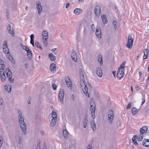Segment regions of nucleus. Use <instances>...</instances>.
<instances>
[{
  "mask_svg": "<svg viewBox=\"0 0 149 149\" xmlns=\"http://www.w3.org/2000/svg\"><path fill=\"white\" fill-rule=\"evenodd\" d=\"M18 113L19 114L18 119L20 127L24 134L25 135L27 132L26 125L24 121V118L20 110H19Z\"/></svg>",
  "mask_w": 149,
  "mask_h": 149,
  "instance_id": "f257e3e1",
  "label": "nucleus"
},
{
  "mask_svg": "<svg viewBox=\"0 0 149 149\" xmlns=\"http://www.w3.org/2000/svg\"><path fill=\"white\" fill-rule=\"evenodd\" d=\"M79 72L80 76V80L81 83L82 81L84 85V89H83V91L86 95L88 97H89V93L88 92V88L86 84H85V81L83 74V70L81 69H80L79 70Z\"/></svg>",
  "mask_w": 149,
  "mask_h": 149,
  "instance_id": "f03ea898",
  "label": "nucleus"
},
{
  "mask_svg": "<svg viewBox=\"0 0 149 149\" xmlns=\"http://www.w3.org/2000/svg\"><path fill=\"white\" fill-rule=\"evenodd\" d=\"M125 63V62H123L118 69L117 76L119 79L123 77L124 74Z\"/></svg>",
  "mask_w": 149,
  "mask_h": 149,
  "instance_id": "7ed1b4c3",
  "label": "nucleus"
},
{
  "mask_svg": "<svg viewBox=\"0 0 149 149\" xmlns=\"http://www.w3.org/2000/svg\"><path fill=\"white\" fill-rule=\"evenodd\" d=\"M133 42V39L132 38V34L129 35L127 39V43L126 46L129 49H132Z\"/></svg>",
  "mask_w": 149,
  "mask_h": 149,
  "instance_id": "20e7f679",
  "label": "nucleus"
},
{
  "mask_svg": "<svg viewBox=\"0 0 149 149\" xmlns=\"http://www.w3.org/2000/svg\"><path fill=\"white\" fill-rule=\"evenodd\" d=\"M108 117L110 123L111 124L113 118V113L112 110H110L108 112Z\"/></svg>",
  "mask_w": 149,
  "mask_h": 149,
  "instance_id": "39448f33",
  "label": "nucleus"
},
{
  "mask_svg": "<svg viewBox=\"0 0 149 149\" xmlns=\"http://www.w3.org/2000/svg\"><path fill=\"white\" fill-rule=\"evenodd\" d=\"M3 52L5 53L8 54L9 53L8 51V48L7 47V42L6 40H5L3 44Z\"/></svg>",
  "mask_w": 149,
  "mask_h": 149,
  "instance_id": "423d86ee",
  "label": "nucleus"
},
{
  "mask_svg": "<svg viewBox=\"0 0 149 149\" xmlns=\"http://www.w3.org/2000/svg\"><path fill=\"white\" fill-rule=\"evenodd\" d=\"M95 34L98 38L99 39H100L101 38L102 33L101 29L99 26H98L97 27L96 30Z\"/></svg>",
  "mask_w": 149,
  "mask_h": 149,
  "instance_id": "0eeeda50",
  "label": "nucleus"
},
{
  "mask_svg": "<svg viewBox=\"0 0 149 149\" xmlns=\"http://www.w3.org/2000/svg\"><path fill=\"white\" fill-rule=\"evenodd\" d=\"M36 5V7L38 11V14H39L42 10V7L40 4V2L39 1H37Z\"/></svg>",
  "mask_w": 149,
  "mask_h": 149,
  "instance_id": "6e6552de",
  "label": "nucleus"
},
{
  "mask_svg": "<svg viewBox=\"0 0 149 149\" xmlns=\"http://www.w3.org/2000/svg\"><path fill=\"white\" fill-rule=\"evenodd\" d=\"M96 72L97 75L99 77H101L102 75V71L100 67H97L96 70Z\"/></svg>",
  "mask_w": 149,
  "mask_h": 149,
  "instance_id": "1a4fd4ad",
  "label": "nucleus"
},
{
  "mask_svg": "<svg viewBox=\"0 0 149 149\" xmlns=\"http://www.w3.org/2000/svg\"><path fill=\"white\" fill-rule=\"evenodd\" d=\"M64 96V91L63 90H61L59 92V98L61 102H62L63 103V97Z\"/></svg>",
  "mask_w": 149,
  "mask_h": 149,
  "instance_id": "9d476101",
  "label": "nucleus"
},
{
  "mask_svg": "<svg viewBox=\"0 0 149 149\" xmlns=\"http://www.w3.org/2000/svg\"><path fill=\"white\" fill-rule=\"evenodd\" d=\"M100 7L98 6H96L95 7L94 11L95 14L97 16H99L100 15Z\"/></svg>",
  "mask_w": 149,
  "mask_h": 149,
  "instance_id": "9b49d317",
  "label": "nucleus"
},
{
  "mask_svg": "<svg viewBox=\"0 0 149 149\" xmlns=\"http://www.w3.org/2000/svg\"><path fill=\"white\" fill-rule=\"evenodd\" d=\"M91 105V115L92 118L93 119L95 118V106L93 107V105L91 104V103H90Z\"/></svg>",
  "mask_w": 149,
  "mask_h": 149,
  "instance_id": "f8f14e48",
  "label": "nucleus"
},
{
  "mask_svg": "<svg viewBox=\"0 0 149 149\" xmlns=\"http://www.w3.org/2000/svg\"><path fill=\"white\" fill-rule=\"evenodd\" d=\"M71 57L72 60L76 62L77 61V57L76 54L74 51L73 50L72 51V52L71 54Z\"/></svg>",
  "mask_w": 149,
  "mask_h": 149,
  "instance_id": "ddd939ff",
  "label": "nucleus"
},
{
  "mask_svg": "<svg viewBox=\"0 0 149 149\" xmlns=\"http://www.w3.org/2000/svg\"><path fill=\"white\" fill-rule=\"evenodd\" d=\"M7 29L9 33H10L12 36H13L14 35V33L13 31V29L11 27L10 24L8 26Z\"/></svg>",
  "mask_w": 149,
  "mask_h": 149,
  "instance_id": "4468645a",
  "label": "nucleus"
},
{
  "mask_svg": "<svg viewBox=\"0 0 149 149\" xmlns=\"http://www.w3.org/2000/svg\"><path fill=\"white\" fill-rule=\"evenodd\" d=\"M148 129V128L147 126H143L141 128L140 132L141 134H143V133H146L147 132Z\"/></svg>",
  "mask_w": 149,
  "mask_h": 149,
  "instance_id": "2eb2a0df",
  "label": "nucleus"
},
{
  "mask_svg": "<svg viewBox=\"0 0 149 149\" xmlns=\"http://www.w3.org/2000/svg\"><path fill=\"white\" fill-rule=\"evenodd\" d=\"M55 66V65L54 63H52L50 65V69L52 73H54L56 71V67Z\"/></svg>",
  "mask_w": 149,
  "mask_h": 149,
  "instance_id": "dca6fc26",
  "label": "nucleus"
},
{
  "mask_svg": "<svg viewBox=\"0 0 149 149\" xmlns=\"http://www.w3.org/2000/svg\"><path fill=\"white\" fill-rule=\"evenodd\" d=\"M42 38L43 40H46L48 38V33L46 31H44L42 33Z\"/></svg>",
  "mask_w": 149,
  "mask_h": 149,
  "instance_id": "f3484780",
  "label": "nucleus"
},
{
  "mask_svg": "<svg viewBox=\"0 0 149 149\" xmlns=\"http://www.w3.org/2000/svg\"><path fill=\"white\" fill-rule=\"evenodd\" d=\"M143 145L146 147L149 146V139H144L143 141Z\"/></svg>",
  "mask_w": 149,
  "mask_h": 149,
  "instance_id": "a211bd4d",
  "label": "nucleus"
},
{
  "mask_svg": "<svg viewBox=\"0 0 149 149\" xmlns=\"http://www.w3.org/2000/svg\"><path fill=\"white\" fill-rule=\"evenodd\" d=\"M101 18L103 21V23L105 24L108 22V20L106 18V16L105 15H101Z\"/></svg>",
  "mask_w": 149,
  "mask_h": 149,
  "instance_id": "6ab92c4d",
  "label": "nucleus"
},
{
  "mask_svg": "<svg viewBox=\"0 0 149 149\" xmlns=\"http://www.w3.org/2000/svg\"><path fill=\"white\" fill-rule=\"evenodd\" d=\"M4 89L8 93H10L11 91V85L10 84L5 85L4 86Z\"/></svg>",
  "mask_w": 149,
  "mask_h": 149,
  "instance_id": "aec40b11",
  "label": "nucleus"
},
{
  "mask_svg": "<svg viewBox=\"0 0 149 149\" xmlns=\"http://www.w3.org/2000/svg\"><path fill=\"white\" fill-rule=\"evenodd\" d=\"M5 72L7 74V76L8 78L11 77L12 73L10 70L9 69H6V70Z\"/></svg>",
  "mask_w": 149,
  "mask_h": 149,
  "instance_id": "412c9836",
  "label": "nucleus"
},
{
  "mask_svg": "<svg viewBox=\"0 0 149 149\" xmlns=\"http://www.w3.org/2000/svg\"><path fill=\"white\" fill-rule=\"evenodd\" d=\"M74 13L76 15H78L80 13L82 12V10L79 8H75L74 10Z\"/></svg>",
  "mask_w": 149,
  "mask_h": 149,
  "instance_id": "4be33fe9",
  "label": "nucleus"
},
{
  "mask_svg": "<svg viewBox=\"0 0 149 149\" xmlns=\"http://www.w3.org/2000/svg\"><path fill=\"white\" fill-rule=\"evenodd\" d=\"M48 57L50 60L52 61H54L56 59V57L52 54H49L48 55Z\"/></svg>",
  "mask_w": 149,
  "mask_h": 149,
  "instance_id": "5701e85b",
  "label": "nucleus"
},
{
  "mask_svg": "<svg viewBox=\"0 0 149 149\" xmlns=\"http://www.w3.org/2000/svg\"><path fill=\"white\" fill-rule=\"evenodd\" d=\"M97 60L99 62L100 65L101 66L102 65V56L101 55H99L97 57Z\"/></svg>",
  "mask_w": 149,
  "mask_h": 149,
  "instance_id": "b1692460",
  "label": "nucleus"
},
{
  "mask_svg": "<svg viewBox=\"0 0 149 149\" xmlns=\"http://www.w3.org/2000/svg\"><path fill=\"white\" fill-rule=\"evenodd\" d=\"M137 138V136L136 135H134L132 139L133 143L135 145H136L138 144L136 141Z\"/></svg>",
  "mask_w": 149,
  "mask_h": 149,
  "instance_id": "393cba45",
  "label": "nucleus"
},
{
  "mask_svg": "<svg viewBox=\"0 0 149 149\" xmlns=\"http://www.w3.org/2000/svg\"><path fill=\"white\" fill-rule=\"evenodd\" d=\"M138 111L139 110L138 109H136L135 107H133L131 109L132 113L133 115H135L136 114Z\"/></svg>",
  "mask_w": 149,
  "mask_h": 149,
  "instance_id": "a878e982",
  "label": "nucleus"
},
{
  "mask_svg": "<svg viewBox=\"0 0 149 149\" xmlns=\"http://www.w3.org/2000/svg\"><path fill=\"white\" fill-rule=\"evenodd\" d=\"M63 134L64 138L67 137L68 136V133L67 130L65 129H63Z\"/></svg>",
  "mask_w": 149,
  "mask_h": 149,
  "instance_id": "bb28decb",
  "label": "nucleus"
},
{
  "mask_svg": "<svg viewBox=\"0 0 149 149\" xmlns=\"http://www.w3.org/2000/svg\"><path fill=\"white\" fill-rule=\"evenodd\" d=\"M57 121V119L52 118L51 122V125L52 126H54Z\"/></svg>",
  "mask_w": 149,
  "mask_h": 149,
  "instance_id": "cd10ccee",
  "label": "nucleus"
},
{
  "mask_svg": "<svg viewBox=\"0 0 149 149\" xmlns=\"http://www.w3.org/2000/svg\"><path fill=\"white\" fill-rule=\"evenodd\" d=\"M91 125L93 130H96V125L94 122L93 121L91 122Z\"/></svg>",
  "mask_w": 149,
  "mask_h": 149,
  "instance_id": "c85d7f7f",
  "label": "nucleus"
},
{
  "mask_svg": "<svg viewBox=\"0 0 149 149\" xmlns=\"http://www.w3.org/2000/svg\"><path fill=\"white\" fill-rule=\"evenodd\" d=\"M88 122V120L87 118L86 117H85L84 118L83 123V125L84 128H86L87 124V123Z\"/></svg>",
  "mask_w": 149,
  "mask_h": 149,
  "instance_id": "c756f323",
  "label": "nucleus"
},
{
  "mask_svg": "<svg viewBox=\"0 0 149 149\" xmlns=\"http://www.w3.org/2000/svg\"><path fill=\"white\" fill-rule=\"evenodd\" d=\"M52 118L57 119V114L54 111H52Z\"/></svg>",
  "mask_w": 149,
  "mask_h": 149,
  "instance_id": "7c9ffc66",
  "label": "nucleus"
},
{
  "mask_svg": "<svg viewBox=\"0 0 149 149\" xmlns=\"http://www.w3.org/2000/svg\"><path fill=\"white\" fill-rule=\"evenodd\" d=\"M112 24L115 30H116L117 28V25L116 21L115 20H113V22Z\"/></svg>",
  "mask_w": 149,
  "mask_h": 149,
  "instance_id": "2f4dec72",
  "label": "nucleus"
},
{
  "mask_svg": "<svg viewBox=\"0 0 149 149\" xmlns=\"http://www.w3.org/2000/svg\"><path fill=\"white\" fill-rule=\"evenodd\" d=\"M143 137V135L140 133L139 136L137 137V139L138 141H141L142 140Z\"/></svg>",
  "mask_w": 149,
  "mask_h": 149,
  "instance_id": "473e14b6",
  "label": "nucleus"
},
{
  "mask_svg": "<svg viewBox=\"0 0 149 149\" xmlns=\"http://www.w3.org/2000/svg\"><path fill=\"white\" fill-rule=\"evenodd\" d=\"M1 75V80L2 81H4L6 78V76L4 74V73H3L2 75Z\"/></svg>",
  "mask_w": 149,
  "mask_h": 149,
  "instance_id": "72a5a7b5",
  "label": "nucleus"
},
{
  "mask_svg": "<svg viewBox=\"0 0 149 149\" xmlns=\"http://www.w3.org/2000/svg\"><path fill=\"white\" fill-rule=\"evenodd\" d=\"M27 55L28 57L30 58H31L32 57V52L31 51L27 52Z\"/></svg>",
  "mask_w": 149,
  "mask_h": 149,
  "instance_id": "f704fd0d",
  "label": "nucleus"
},
{
  "mask_svg": "<svg viewBox=\"0 0 149 149\" xmlns=\"http://www.w3.org/2000/svg\"><path fill=\"white\" fill-rule=\"evenodd\" d=\"M34 35L33 34H31L30 36L31 38V40H30V43L31 42V43H33V42H34Z\"/></svg>",
  "mask_w": 149,
  "mask_h": 149,
  "instance_id": "c9c22d12",
  "label": "nucleus"
},
{
  "mask_svg": "<svg viewBox=\"0 0 149 149\" xmlns=\"http://www.w3.org/2000/svg\"><path fill=\"white\" fill-rule=\"evenodd\" d=\"M35 45H36L38 47L40 48L41 49H42V48H41V47L40 46V44L37 41H35Z\"/></svg>",
  "mask_w": 149,
  "mask_h": 149,
  "instance_id": "e433bc0d",
  "label": "nucleus"
},
{
  "mask_svg": "<svg viewBox=\"0 0 149 149\" xmlns=\"http://www.w3.org/2000/svg\"><path fill=\"white\" fill-rule=\"evenodd\" d=\"M22 137L21 136H19V137L18 143L19 145H20L22 143Z\"/></svg>",
  "mask_w": 149,
  "mask_h": 149,
  "instance_id": "4c0bfd02",
  "label": "nucleus"
},
{
  "mask_svg": "<svg viewBox=\"0 0 149 149\" xmlns=\"http://www.w3.org/2000/svg\"><path fill=\"white\" fill-rule=\"evenodd\" d=\"M68 87H72V83L71 81H69L68 82L66 83Z\"/></svg>",
  "mask_w": 149,
  "mask_h": 149,
  "instance_id": "58836bf2",
  "label": "nucleus"
},
{
  "mask_svg": "<svg viewBox=\"0 0 149 149\" xmlns=\"http://www.w3.org/2000/svg\"><path fill=\"white\" fill-rule=\"evenodd\" d=\"M143 52L144 54L148 55V49H146L145 50H144L143 51Z\"/></svg>",
  "mask_w": 149,
  "mask_h": 149,
  "instance_id": "ea45409f",
  "label": "nucleus"
},
{
  "mask_svg": "<svg viewBox=\"0 0 149 149\" xmlns=\"http://www.w3.org/2000/svg\"><path fill=\"white\" fill-rule=\"evenodd\" d=\"M8 79L10 83H13L14 82V79L12 78V77L8 78Z\"/></svg>",
  "mask_w": 149,
  "mask_h": 149,
  "instance_id": "a19ab883",
  "label": "nucleus"
},
{
  "mask_svg": "<svg viewBox=\"0 0 149 149\" xmlns=\"http://www.w3.org/2000/svg\"><path fill=\"white\" fill-rule=\"evenodd\" d=\"M10 59H11L10 61L11 63L13 64H15V61L14 59L13 58V57H10Z\"/></svg>",
  "mask_w": 149,
  "mask_h": 149,
  "instance_id": "79ce46f5",
  "label": "nucleus"
},
{
  "mask_svg": "<svg viewBox=\"0 0 149 149\" xmlns=\"http://www.w3.org/2000/svg\"><path fill=\"white\" fill-rule=\"evenodd\" d=\"M52 88L54 90H55L57 88V86L54 84H52Z\"/></svg>",
  "mask_w": 149,
  "mask_h": 149,
  "instance_id": "37998d69",
  "label": "nucleus"
},
{
  "mask_svg": "<svg viewBox=\"0 0 149 149\" xmlns=\"http://www.w3.org/2000/svg\"><path fill=\"white\" fill-rule=\"evenodd\" d=\"M6 14L7 19H8L9 18V11L8 9L6 10Z\"/></svg>",
  "mask_w": 149,
  "mask_h": 149,
  "instance_id": "c03bdc74",
  "label": "nucleus"
},
{
  "mask_svg": "<svg viewBox=\"0 0 149 149\" xmlns=\"http://www.w3.org/2000/svg\"><path fill=\"white\" fill-rule=\"evenodd\" d=\"M65 81L66 82V83L67 82H68L69 81H71L69 78L68 77H65Z\"/></svg>",
  "mask_w": 149,
  "mask_h": 149,
  "instance_id": "a18cd8bd",
  "label": "nucleus"
},
{
  "mask_svg": "<svg viewBox=\"0 0 149 149\" xmlns=\"http://www.w3.org/2000/svg\"><path fill=\"white\" fill-rule=\"evenodd\" d=\"M3 138L2 136H0V143L3 144Z\"/></svg>",
  "mask_w": 149,
  "mask_h": 149,
  "instance_id": "49530a36",
  "label": "nucleus"
},
{
  "mask_svg": "<svg viewBox=\"0 0 149 149\" xmlns=\"http://www.w3.org/2000/svg\"><path fill=\"white\" fill-rule=\"evenodd\" d=\"M131 107V103H130L126 107V109H130Z\"/></svg>",
  "mask_w": 149,
  "mask_h": 149,
  "instance_id": "de8ad7c7",
  "label": "nucleus"
},
{
  "mask_svg": "<svg viewBox=\"0 0 149 149\" xmlns=\"http://www.w3.org/2000/svg\"><path fill=\"white\" fill-rule=\"evenodd\" d=\"M43 40V43L44 45L45 46H47V40Z\"/></svg>",
  "mask_w": 149,
  "mask_h": 149,
  "instance_id": "09e8293b",
  "label": "nucleus"
},
{
  "mask_svg": "<svg viewBox=\"0 0 149 149\" xmlns=\"http://www.w3.org/2000/svg\"><path fill=\"white\" fill-rule=\"evenodd\" d=\"M22 47L24 50H26V49H27L28 48V47H27L26 46H24V45H22Z\"/></svg>",
  "mask_w": 149,
  "mask_h": 149,
  "instance_id": "8fccbe9b",
  "label": "nucleus"
},
{
  "mask_svg": "<svg viewBox=\"0 0 149 149\" xmlns=\"http://www.w3.org/2000/svg\"><path fill=\"white\" fill-rule=\"evenodd\" d=\"M145 28L147 30H148V24H145Z\"/></svg>",
  "mask_w": 149,
  "mask_h": 149,
  "instance_id": "3c124183",
  "label": "nucleus"
},
{
  "mask_svg": "<svg viewBox=\"0 0 149 149\" xmlns=\"http://www.w3.org/2000/svg\"><path fill=\"white\" fill-rule=\"evenodd\" d=\"M87 149H92L91 145L89 144L88 146Z\"/></svg>",
  "mask_w": 149,
  "mask_h": 149,
  "instance_id": "603ef678",
  "label": "nucleus"
},
{
  "mask_svg": "<svg viewBox=\"0 0 149 149\" xmlns=\"http://www.w3.org/2000/svg\"><path fill=\"white\" fill-rule=\"evenodd\" d=\"M148 56V55L144 54L143 56V59H146L147 58Z\"/></svg>",
  "mask_w": 149,
  "mask_h": 149,
  "instance_id": "864d4df0",
  "label": "nucleus"
},
{
  "mask_svg": "<svg viewBox=\"0 0 149 149\" xmlns=\"http://www.w3.org/2000/svg\"><path fill=\"white\" fill-rule=\"evenodd\" d=\"M135 89L136 91H139L140 89V88L138 85H136L135 86Z\"/></svg>",
  "mask_w": 149,
  "mask_h": 149,
  "instance_id": "5fc2aeb1",
  "label": "nucleus"
},
{
  "mask_svg": "<svg viewBox=\"0 0 149 149\" xmlns=\"http://www.w3.org/2000/svg\"><path fill=\"white\" fill-rule=\"evenodd\" d=\"M28 64L27 63H25L24 64V67L26 69L28 68Z\"/></svg>",
  "mask_w": 149,
  "mask_h": 149,
  "instance_id": "6e6d98bb",
  "label": "nucleus"
},
{
  "mask_svg": "<svg viewBox=\"0 0 149 149\" xmlns=\"http://www.w3.org/2000/svg\"><path fill=\"white\" fill-rule=\"evenodd\" d=\"M3 100L2 98H0V104L2 105L3 104Z\"/></svg>",
  "mask_w": 149,
  "mask_h": 149,
  "instance_id": "4d7b16f0",
  "label": "nucleus"
},
{
  "mask_svg": "<svg viewBox=\"0 0 149 149\" xmlns=\"http://www.w3.org/2000/svg\"><path fill=\"white\" fill-rule=\"evenodd\" d=\"M145 102V98H144L143 99V100L141 102V105H142Z\"/></svg>",
  "mask_w": 149,
  "mask_h": 149,
  "instance_id": "13d9d810",
  "label": "nucleus"
},
{
  "mask_svg": "<svg viewBox=\"0 0 149 149\" xmlns=\"http://www.w3.org/2000/svg\"><path fill=\"white\" fill-rule=\"evenodd\" d=\"M3 64V61L0 59V65H2Z\"/></svg>",
  "mask_w": 149,
  "mask_h": 149,
  "instance_id": "bf43d9fd",
  "label": "nucleus"
},
{
  "mask_svg": "<svg viewBox=\"0 0 149 149\" xmlns=\"http://www.w3.org/2000/svg\"><path fill=\"white\" fill-rule=\"evenodd\" d=\"M3 73H4V70H1V69H0V75H1V74Z\"/></svg>",
  "mask_w": 149,
  "mask_h": 149,
  "instance_id": "052dcab7",
  "label": "nucleus"
},
{
  "mask_svg": "<svg viewBox=\"0 0 149 149\" xmlns=\"http://www.w3.org/2000/svg\"><path fill=\"white\" fill-rule=\"evenodd\" d=\"M5 68V66L4 65H2V67L1 68V70H4V69Z\"/></svg>",
  "mask_w": 149,
  "mask_h": 149,
  "instance_id": "680f3d73",
  "label": "nucleus"
},
{
  "mask_svg": "<svg viewBox=\"0 0 149 149\" xmlns=\"http://www.w3.org/2000/svg\"><path fill=\"white\" fill-rule=\"evenodd\" d=\"M71 97L73 100H74V94H72V95Z\"/></svg>",
  "mask_w": 149,
  "mask_h": 149,
  "instance_id": "e2e57ef3",
  "label": "nucleus"
},
{
  "mask_svg": "<svg viewBox=\"0 0 149 149\" xmlns=\"http://www.w3.org/2000/svg\"><path fill=\"white\" fill-rule=\"evenodd\" d=\"M70 5V4L69 3H67L66 4V8H67Z\"/></svg>",
  "mask_w": 149,
  "mask_h": 149,
  "instance_id": "0e129e2a",
  "label": "nucleus"
},
{
  "mask_svg": "<svg viewBox=\"0 0 149 149\" xmlns=\"http://www.w3.org/2000/svg\"><path fill=\"white\" fill-rule=\"evenodd\" d=\"M56 49V48H54V49H51V51L52 52H54L55 51V50Z\"/></svg>",
  "mask_w": 149,
  "mask_h": 149,
  "instance_id": "69168bd1",
  "label": "nucleus"
},
{
  "mask_svg": "<svg viewBox=\"0 0 149 149\" xmlns=\"http://www.w3.org/2000/svg\"><path fill=\"white\" fill-rule=\"evenodd\" d=\"M93 28H94V25L93 24L91 26V28L92 30H93Z\"/></svg>",
  "mask_w": 149,
  "mask_h": 149,
  "instance_id": "338daca9",
  "label": "nucleus"
},
{
  "mask_svg": "<svg viewBox=\"0 0 149 149\" xmlns=\"http://www.w3.org/2000/svg\"><path fill=\"white\" fill-rule=\"evenodd\" d=\"M116 72L115 71H113L112 72V73L113 74V75L114 77L115 76V74H116Z\"/></svg>",
  "mask_w": 149,
  "mask_h": 149,
  "instance_id": "774afa93",
  "label": "nucleus"
}]
</instances>
